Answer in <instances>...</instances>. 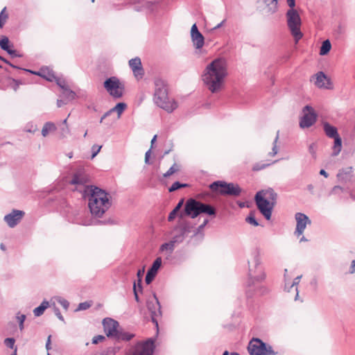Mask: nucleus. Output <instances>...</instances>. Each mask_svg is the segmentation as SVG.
Wrapping results in <instances>:
<instances>
[{
    "label": "nucleus",
    "instance_id": "obj_1",
    "mask_svg": "<svg viewBox=\"0 0 355 355\" xmlns=\"http://www.w3.org/2000/svg\"><path fill=\"white\" fill-rule=\"evenodd\" d=\"M83 196L87 199L89 211L94 217L101 218L111 206L109 194L97 187H86Z\"/></svg>",
    "mask_w": 355,
    "mask_h": 355
},
{
    "label": "nucleus",
    "instance_id": "obj_2",
    "mask_svg": "<svg viewBox=\"0 0 355 355\" xmlns=\"http://www.w3.org/2000/svg\"><path fill=\"white\" fill-rule=\"evenodd\" d=\"M226 76L225 62L221 59H216L206 67L202 75V80L208 89L215 93L220 90Z\"/></svg>",
    "mask_w": 355,
    "mask_h": 355
},
{
    "label": "nucleus",
    "instance_id": "obj_3",
    "mask_svg": "<svg viewBox=\"0 0 355 355\" xmlns=\"http://www.w3.org/2000/svg\"><path fill=\"white\" fill-rule=\"evenodd\" d=\"M254 198L260 212L267 220H270L276 202L277 194L272 189H269L257 192Z\"/></svg>",
    "mask_w": 355,
    "mask_h": 355
},
{
    "label": "nucleus",
    "instance_id": "obj_4",
    "mask_svg": "<svg viewBox=\"0 0 355 355\" xmlns=\"http://www.w3.org/2000/svg\"><path fill=\"white\" fill-rule=\"evenodd\" d=\"M154 101L159 107L168 112H173L178 107L175 101L168 96L167 85L161 80L155 82Z\"/></svg>",
    "mask_w": 355,
    "mask_h": 355
},
{
    "label": "nucleus",
    "instance_id": "obj_5",
    "mask_svg": "<svg viewBox=\"0 0 355 355\" xmlns=\"http://www.w3.org/2000/svg\"><path fill=\"white\" fill-rule=\"evenodd\" d=\"M184 211L187 215L194 218L200 214H205L209 216L215 215V209L209 205L204 204L193 198L189 199L184 207Z\"/></svg>",
    "mask_w": 355,
    "mask_h": 355
},
{
    "label": "nucleus",
    "instance_id": "obj_6",
    "mask_svg": "<svg viewBox=\"0 0 355 355\" xmlns=\"http://www.w3.org/2000/svg\"><path fill=\"white\" fill-rule=\"evenodd\" d=\"M287 25L297 43L303 36L300 27L301 18L295 9H289L286 12Z\"/></svg>",
    "mask_w": 355,
    "mask_h": 355
},
{
    "label": "nucleus",
    "instance_id": "obj_7",
    "mask_svg": "<svg viewBox=\"0 0 355 355\" xmlns=\"http://www.w3.org/2000/svg\"><path fill=\"white\" fill-rule=\"evenodd\" d=\"M154 342L151 339L137 342L127 352L126 355H153Z\"/></svg>",
    "mask_w": 355,
    "mask_h": 355
},
{
    "label": "nucleus",
    "instance_id": "obj_8",
    "mask_svg": "<svg viewBox=\"0 0 355 355\" xmlns=\"http://www.w3.org/2000/svg\"><path fill=\"white\" fill-rule=\"evenodd\" d=\"M213 191H218L223 195H230L237 196L241 193V189L238 184L226 183L222 181L214 182L210 185Z\"/></svg>",
    "mask_w": 355,
    "mask_h": 355
},
{
    "label": "nucleus",
    "instance_id": "obj_9",
    "mask_svg": "<svg viewBox=\"0 0 355 355\" xmlns=\"http://www.w3.org/2000/svg\"><path fill=\"white\" fill-rule=\"evenodd\" d=\"M104 87L114 98H120L124 93V85L115 76L107 79L104 82Z\"/></svg>",
    "mask_w": 355,
    "mask_h": 355
},
{
    "label": "nucleus",
    "instance_id": "obj_10",
    "mask_svg": "<svg viewBox=\"0 0 355 355\" xmlns=\"http://www.w3.org/2000/svg\"><path fill=\"white\" fill-rule=\"evenodd\" d=\"M250 355H269L274 352L271 347L266 345L259 338H253L249 343L248 347Z\"/></svg>",
    "mask_w": 355,
    "mask_h": 355
},
{
    "label": "nucleus",
    "instance_id": "obj_11",
    "mask_svg": "<svg viewBox=\"0 0 355 355\" xmlns=\"http://www.w3.org/2000/svg\"><path fill=\"white\" fill-rule=\"evenodd\" d=\"M303 116L300 121V126L302 128H309L316 121L317 114L313 108L309 105H306L303 108Z\"/></svg>",
    "mask_w": 355,
    "mask_h": 355
},
{
    "label": "nucleus",
    "instance_id": "obj_12",
    "mask_svg": "<svg viewBox=\"0 0 355 355\" xmlns=\"http://www.w3.org/2000/svg\"><path fill=\"white\" fill-rule=\"evenodd\" d=\"M295 218L296 220L295 234L299 237L302 235L306 225H310L311 221L306 215L302 213H297L295 216Z\"/></svg>",
    "mask_w": 355,
    "mask_h": 355
},
{
    "label": "nucleus",
    "instance_id": "obj_13",
    "mask_svg": "<svg viewBox=\"0 0 355 355\" xmlns=\"http://www.w3.org/2000/svg\"><path fill=\"white\" fill-rule=\"evenodd\" d=\"M311 81H313L314 85L318 88L327 89L331 85L330 78L322 71H319L314 74L311 77Z\"/></svg>",
    "mask_w": 355,
    "mask_h": 355
},
{
    "label": "nucleus",
    "instance_id": "obj_14",
    "mask_svg": "<svg viewBox=\"0 0 355 355\" xmlns=\"http://www.w3.org/2000/svg\"><path fill=\"white\" fill-rule=\"evenodd\" d=\"M259 8L265 14L270 15L277 10L278 0H259Z\"/></svg>",
    "mask_w": 355,
    "mask_h": 355
},
{
    "label": "nucleus",
    "instance_id": "obj_15",
    "mask_svg": "<svg viewBox=\"0 0 355 355\" xmlns=\"http://www.w3.org/2000/svg\"><path fill=\"white\" fill-rule=\"evenodd\" d=\"M104 331L107 337L115 338L117 335L119 323L113 319L105 318L103 321Z\"/></svg>",
    "mask_w": 355,
    "mask_h": 355
},
{
    "label": "nucleus",
    "instance_id": "obj_16",
    "mask_svg": "<svg viewBox=\"0 0 355 355\" xmlns=\"http://www.w3.org/2000/svg\"><path fill=\"white\" fill-rule=\"evenodd\" d=\"M24 216V212L20 210H13L10 214L4 217L5 221L10 227L17 225Z\"/></svg>",
    "mask_w": 355,
    "mask_h": 355
},
{
    "label": "nucleus",
    "instance_id": "obj_17",
    "mask_svg": "<svg viewBox=\"0 0 355 355\" xmlns=\"http://www.w3.org/2000/svg\"><path fill=\"white\" fill-rule=\"evenodd\" d=\"M129 66L131 68L135 77L137 79H141L143 78L144 71L142 67L141 59L138 57L132 58L129 60Z\"/></svg>",
    "mask_w": 355,
    "mask_h": 355
},
{
    "label": "nucleus",
    "instance_id": "obj_18",
    "mask_svg": "<svg viewBox=\"0 0 355 355\" xmlns=\"http://www.w3.org/2000/svg\"><path fill=\"white\" fill-rule=\"evenodd\" d=\"M191 37L193 45L196 49H201L205 44V38L200 33L196 24H193L191 29Z\"/></svg>",
    "mask_w": 355,
    "mask_h": 355
},
{
    "label": "nucleus",
    "instance_id": "obj_19",
    "mask_svg": "<svg viewBox=\"0 0 355 355\" xmlns=\"http://www.w3.org/2000/svg\"><path fill=\"white\" fill-rule=\"evenodd\" d=\"M147 306L151 313L152 321L157 326V318L161 315L160 305L157 299L155 297L154 301L148 302Z\"/></svg>",
    "mask_w": 355,
    "mask_h": 355
},
{
    "label": "nucleus",
    "instance_id": "obj_20",
    "mask_svg": "<svg viewBox=\"0 0 355 355\" xmlns=\"http://www.w3.org/2000/svg\"><path fill=\"white\" fill-rule=\"evenodd\" d=\"M0 85L3 89L10 88L16 92L21 85V82L8 76L0 78Z\"/></svg>",
    "mask_w": 355,
    "mask_h": 355
},
{
    "label": "nucleus",
    "instance_id": "obj_21",
    "mask_svg": "<svg viewBox=\"0 0 355 355\" xmlns=\"http://www.w3.org/2000/svg\"><path fill=\"white\" fill-rule=\"evenodd\" d=\"M162 265V258L157 257L153 263V266L148 271L146 276V282L149 284L157 275V270Z\"/></svg>",
    "mask_w": 355,
    "mask_h": 355
},
{
    "label": "nucleus",
    "instance_id": "obj_22",
    "mask_svg": "<svg viewBox=\"0 0 355 355\" xmlns=\"http://www.w3.org/2000/svg\"><path fill=\"white\" fill-rule=\"evenodd\" d=\"M89 182V178L86 174L83 172H78L74 174L72 180H71V184L77 185V186H83L84 189L87 186L85 184Z\"/></svg>",
    "mask_w": 355,
    "mask_h": 355
},
{
    "label": "nucleus",
    "instance_id": "obj_23",
    "mask_svg": "<svg viewBox=\"0 0 355 355\" xmlns=\"http://www.w3.org/2000/svg\"><path fill=\"white\" fill-rule=\"evenodd\" d=\"M27 71H29L32 73L41 76L42 78L46 79L48 81L53 82L54 80H55V76L53 73V71L49 68H42L40 71L38 72H33L31 70H26Z\"/></svg>",
    "mask_w": 355,
    "mask_h": 355
},
{
    "label": "nucleus",
    "instance_id": "obj_24",
    "mask_svg": "<svg viewBox=\"0 0 355 355\" xmlns=\"http://www.w3.org/2000/svg\"><path fill=\"white\" fill-rule=\"evenodd\" d=\"M352 177V167H347L342 169L338 174L337 178L339 182L346 183L349 182Z\"/></svg>",
    "mask_w": 355,
    "mask_h": 355
},
{
    "label": "nucleus",
    "instance_id": "obj_25",
    "mask_svg": "<svg viewBox=\"0 0 355 355\" xmlns=\"http://www.w3.org/2000/svg\"><path fill=\"white\" fill-rule=\"evenodd\" d=\"M9 40L7 37L3 36L0 40V46L3 50L6 51L10 55L12 56H19V55L16 54V51L15 50L10 49V45H9Z\"/></svg>",
    "mask_w": 355,
    "mask_h": 355
},
{
    "label": "nucleus",
    "instance_id": "obj_26",
    "mask_svg": "<svg viewBox=\"0 0 355 355\" xmlns=\"http://www.w3.org/2000/svg\"><path fill=\"white\" fill-rule=\"evenodd\" d=\"M127 105L125 103H117L114 107H112L109 112H107L103 117L101 119V120L111 114L112 112H116L118 115V119L121 117V114L123 112V111L126 109Z\"/></svg>",
    "mask_w": 355,
    "mask_h": 355
},
{
    "label": "nucleus",
    "instance_id": "obj_27",
    "mask_svg": "<svg viewBox=\"0 0 355 355\" xmlns=\"http://www.w3.org/2000/svg\"><path fill=\"white\" fill-rule=\"evenodd\" d=\"M180 171V166L176 163H174L171 168L162 175V178L161 181H162L165 184H166V182L165 180L170 177L171 175L178 173Z\"/></svg>",
    "mask_w": 355,
    "mask_h": 355
},
{
    "label": "nucleus",
    "instance_id": "obj_28",
    "mask_svg": "<svg viewBox=\"0 0 355 355\" xmlns=\"http://www.w3.org/2000/svg\"><path fill=\"white\" fill-rule=\"evenodd\" d=\"M342 148V139L339 136L338 130L334 128V156L339 154Z\"/></svg>",
    "mask_w": 355,
    "mask_h": 355
},
{
    "label": "nucleus",
    "instance_id": "obj_29",
    "mask_svg": "<svg viewBox=\"0 0 355 355\" xmlns=\"http://www.w3.org/2000/svg\"><path fill=\"white\" fill-rule=\"evenodd\" d=\"M54 81H55L61 88L65 90V92L69 97L71 98H73L75 97V93L67 89V84L64 80L55 77V80H54Z\"/></svg>",
    "mask_w": 355,
    "mask_h": 355
},
{
    "label": "nucleus",
    "instance_id": "obj_30",
    "mask_svg": "<svg viewBox=\"0 0 355 355\" xmlns=\"http://www.w3.org/2000/svg\"><path fill=\"white\" fill-rule=\"evenodd\" d=\"M56 130V127L53 123H46L42 128V134L44 137H46L49 132H53Z\"/></svg>",
    "mask_w": 355,
    "mask_h": 355
},
{
    "label": "nucleus",
    "instance_id": "obj_31",
    "mask_svg": "<svg viewBox=\"0 0 355 355\" xmlns=\"http://www.w3.org/2000/svg\"><path fill=\"white\" fill-rule=\"evenodd\" d=\"M49 302L44 301L42 304L33 310L35 316H40L44 313V311L48 308Z\"/></svg>",
    "mask_w": 355,
    "mask_h": 355
},
{
    "label": "nucleus",
    "instance_id": "obj_32",
    "mask_svg": "<svg viewBox=\"0 0 355 355\" xmlns=\"http://www.w3.org/2000/svg\"><path fill=\"white\" fill-rule=\"evenodd\" d=\"M134 337H135V335L133 334H130L128 332H122V331H118L117 335L116 336V337L114 338H116L117 340L128 341V340H130Z\"/></svg>",
    "mask_w": 355,
    "mask_h": 355
},
{
    "label": "nucleus",
    "instance_id": "obj_33",
    "mask_svg": "<svg viewBox=\"0 0 355 355\" xmlns=\"http://www.w3.org/2000/svg\"><path fill=\"white\" fill-rule=\"evenodd\" d=\"M183 203H184V199L180 200V202L176 205V207L169 214L168 217V220L169 221L173 220V219L175 218L177 214L178 213V211L181 209Z\"/></svg>",
    "mask_w": 355,
    "mask_h": 355
},
{
    "label": "nucleus",
    "instance_id": "obj_34",
    "mask_svg": "<svg viewBox=\"0 0 355 355\" xmlns=\"http://www.w3.org/2000/svg\"><path fill=\"white\" fill-rule=\"evenodd\" d=\"M250 276L257 281H260L265 278V274L263 272L262 268L260 267L258 268V274H256V272H253L252 269H250Z\"/></svg>",
    "mask_w": 355,
    "mask_h": 355
},
{
    "label": "nucleus",
    "instance_id": "obj_35",
    "mask_svg": "<svg viewBox=\"0 0 355 355\" xmlns=\"http://www.w3.org/2000/svg\"><path fill=\"white\" fill-rule=\"evenodd\" d=\"M331 49V44L329 40H327L322 42V46L320 47V54L321 55H326L328 53Z\"/></svg>",
    "mask_w": 355,
    "mask_h": 355
},
{
    "label": "nucleus",
    "instance_id": "obj_36",
    "mask_svg": "<svg viewBox=\"0 0 355 355\" xmlns=\"http://www.w3.org/2000/svg\"><path fill=\"white\" fill-rule=\"evenodd\" d=\"M175 241H170L169 243H165L160 246L159 250L161 252L168 251L171 253L173 251Z\"/></svg>",
    "mask_w": 355,
    "mask_h": 355
},
{
    "label": "nucleus",
    "instance_id": "obj_37",
    "mask_svg": "<svg viewBox=\"0 0 355 355\" xmlns=\"http://www.w3.org/2000/svg\"><path fill=\"white\" fill-rule=\"evenodd\" d=\"M8 19V13L6 7L3 8L0 13V28H2Z\"/></svg>",
    "mask_w": 355,
    "mask_h": 355
},
{
    "label": "nucleus",
    "instance_id": "obj_38",
    "mask_svg": "<svg viewBox=\"0 0 355 355\" xmlns=\"http://www.w3.org/2000/svg\"><path fill=\"white\" fill-rule=\"evenodd\" d=\"M189 184L180 183L179 182H175L171 187L168 188L169 192H173L179 189L188 187Z\"/></svg>",
    "mask_w": 355,
    "mask_h": 355
},
{
    "label": "nucleus",
    "instance_id": "obj_39",
    "mask_svg": "<svg viewBox=\"0 0 355 355\" xmlns=\"http://www.w3.org/2000/svg\"><path fill=\"white\" fill-rule=\"evenodd\" d=\"M324 129L326 135L329 138H333V127L331 126L329 123H324Z\"/></svg>",
    "mask_w": 355,
    "mask_h": 355
},
{
    "label": "nucleus",
    "instance_id": "obj_40",
    "mask_svg": "<svg viewBox=\"0 0 355 355\" xmlns=\"http://www.w3.org/2000/svg\"><path fill=\"white\" fill-rule=\"evenodd\" d=\"M144 272H145V267H143V268L141 269H139L137 272V277H138V286L139 288V289H141V279H142V277L144 274Z\"/></svg>",
    "mask_w": 355,
    "mask_h": 355
},
{
    "label": "nucleus",
    "instance_id": "obj_41",
    "mask_svg": "<svg viewBox=\"0 0 355 355\" xmlns=\"http://www.w3.org/2000/svg\"><path fill=\"white\" fill-rule=\"evenodd\" d=\"M246 221L254 225V226H258L259 224L257 223V221L256 220L255 218H254V216L253 214H250V216H248L247 218H246Z\"/></svg>",
    "mask_w": 355,
    "mask_h": 355
},
{
    "label": "nucleus",
    "instance_id": "obj_42",
    "mask_svg": "<svg viewBox=\"0 0 355 355\" xmlns=\"http://www.w3.org/2000/svg\"><path fill=\"white\" fill-rule=\"evenodd\" d=\"M102 146L99 145H94L92 148V159L94 158L97 154L100 152Z\"/></svg>",
    "mask_w": 355,
    "mask_h": 355
},
{
    "label": "nucleus",
    "instance_id": "obj_43",
    "mask_svg": "<svg viewBox=\"0 0 355 355\" xmlns=\"http://www.w3.org/2000/svg\"><path fill=\"white\" fill-rule=\"evenodd\" d=\"M15 339L12 338H8L5 339V340H4L5 345L8 347L11 348V349H13L14 345H15Z\"/></svg>",
    "mask_w": 355,
    "mask_h": 355
},
{
    "label": "nucleus",
    "instance_id": "obj_44",
    "mask_svg": "<svg viewBox=\"0 0 355 355\" xmlns=\"http://www.w3.org/2000/svg\"><path fill=\"white\" fill-rule=\"evenodd\" d=\"M103 340H105V337L103 336L98 335L93 338L92 343L98 344V343L102 342Z\"/></svg>",
    "mask_w": 355,
    "mask_h": 355
},
{
    "label": "nucleus",
    "instance_id": "obj_45",
    "mask_svg": "<svg viewBox=\"0 0 355 355\" xmlns=\"http://www.w3.org/2000/svg\"><path fill=\"white\" fill-rule=\"evenodd\" d=\"M90 306V304L87 302H83L79 304L78 310H86Z\"/></svg>",
    "mask_w": 355,
    "mask_h": 355
},
{
    "label": "nucleus",
    "instance_id": "obj_46",
    "mask_svg": "<svg viewBox=\"0 0 355 355\" xmlns=\"http://www.w3.org/2000/svg\"><path fill=\"white\" fill-rule=\"evenodd\" d=\"M59 303L60 304V305L64 309H67L68 307H69V302L66 300H64V299H62V300H59Z\"/></svg>",
    "mask_w": 355,
    "mask_h": 355
},
{
    "label": "nucleus",
    "instance_id": "obj_47",
    "mask_svg": "<svg viewBox=\"0 0 355 355\" xmlns=\"http://www.w3.org/2000/svg\"><path fill=\"white\" fill-rule=\"evenodd\" d=\"M268 165L269 164H261V165L256 164L253 166L252 170L254 171H257L264 168L266 166H268Z\"/></svg>",
    "mask_w": 355,
    "mask_h": 355
},
{
    "label": "nucleus",
    "instance_id": "obj_48",
    "mask_svg": "<svg viewBox=\"0 0 355 355\" xmlns=\"http://www.w3.org/2000/svg\"><path fill=\"white\" fill-rule=\"evenodd\" d=\"M133 291H134L135 300L137 302H139V297H138L137 291V284L135 282L134 283Z\"/></svg>",
    "mask_w": 355,
    "mask_h": 355
},
{
    "label": "nucleus",
    "instance_id": "obj_49",
    "mask_svg": "<svg viewBox=\"0 0 355 355\" xmlns=\"http://www.w3.org/2000/svg\"><path fill=\"white\" fill-rule=\"evenodd\" d=\"M287 3L291 8L290 9H294L295 6V0H287Z\"/></svg>",
    "mask_w": 355,
    "mask_h": 355
},
{
    "label": "nucleus",
    "instance_id": "obj_50",
    "mask_svg": "<svg viewBox=\"0 0 355 355\" xmlns=\"http://www.w3.org/2000/svg\"><path fill=\"white\" fill-rule=\"evenodd\" d=\"M19 320V326H20V329H21L23 328V323H24V321L26 318V316L24 315H21V316L18 317Z\"/></svg>",
    "mask_w": 355,
    "mask_h": 355
},
{
    "label": "nucleus",
    "instance_id": "obj_51",
    "mask_svg": "<svg viewBox=\"0 0 355 355\" xmlns=\"http://www.w3.org/2000/svg\"><path fill=\"white\" fill-rule=\"evenodd\" d=\"M51 336L49 335L48 336V338H47V340H46V348L47 350H49L51 349Z\"/></svg>",
    "mask_w": 355,
    "mask_h": 355
},
{
    "label": "nucleus",
    "instance_id": "obj_52",
    "mask_svg": "<svg viewBox=\"0 0 355 355\" xmlns=\"http://www.w3.org/2000/svg\"><path fill=\"white\" fill-rule=\"evenodd\" d=\"M150 156V149L148 150L145 155V162L148 163L149 157Z\"/></svg>",
    "mask_w": 355,
    "mask_h": 355
},
{
    "label": "nucleus",
    "instance_id": "obj_53",
    "mask_svg": "<svg viewBox=\"0 0 355 355\" xmlns=\"http://www.w3.org/2000/svg\"><path fill=\"white\" fill-rule=\"evenodd\" d=\"M355 272V260L352 261V265L350 267V273H354Z\"/></svg>",
    "mask_w": 355,
    "mask_h": 355
},
{
    "label": "nucleus",
    "instance_id": "obj_54",
    "mask_svg": "<svg viewBox=\"0 0 355 355\" xmlns=\"http://www.w3.org/2000/svg\"><path fill=\"white\" fill-rule=\"evenodd\" d=\"M315 144H311V145L309 146V150H310L311 153L312 155H314V154H315Z\"/></svg>",
    "mask_w": 355,
    "mask_h": 355
},
{
    "label": "nucleus",
    "instance_id": "obj_55",
    "mask_svg": "<svg viewBox=\"0 0 355 355\" xmlns=\"http://www.w3.org/2000/svg\"><path fill=\"white\" fill-rule=\"evenodd\" d=\"M320 174L321 175H323L324 178H328L329 177V174L324 169H321L320 170Z\"/></svg>",
    "mask_w": 355,
    "mask_h": 355
},
{
    "label": "nucleus",
    "instance_id": "obj_56",
    "mask_svg": "<svg viewBox=\"0 0 355 355\" xmlns=\"http://www.w3.org/2000/svg\"><path fill=\"white\" fill-rule=\"evenodd\" d=\"M0 60H2L3 62H4L5 63L9 64L10 66H11L13 68H16V67L13 64H12L10 62H9L7 60H6L5 58H0Z\"/></svg>",
    "mask_w": 355,
    "mask_h": 355
},
{
    "label": "nucleus",
    "instance_id": "obj_57",
    "mask_svg": "<svg viewBox=\"0 0 355 355\" xmlns=\"http://www.w3.org/2000/svg\"><path fill=\"white\" fill-rule=\"evenodd\" d=\"M344 31V27L340 24L338 28V34H342Z\"/></svg>",
    "mask_w": 355,
    "mask_h": 355
},
{
    "label": "nucleus",
    "instance_id": "obj_58",
    "mask_svg": "<svg viewBox=\"0 0 355 355\" xmlns=\"http://www.w3.org/2000/svg\"><path fill=\"white\" fill-rule=\"evenodd\" d=\"M55 315L56 316L61 320H63V317L62 315H61L60 312L59 311V310H57L56 312H55Z\"/></svg>",
    "mask_w": 355,
    "mask_h": 355
},
{
    "label": "nucleus",
    "instance_id": "obj_59",
    "mask_svg": "<svg viewBox=\"0 0 355 355\" xmlns=\"http://www.w3.org/2000/svg\"><path fill=\"white\" fill-rule=\"evenodd\" d=\"M299 278H300V277H297V278L295 279V281L293 282L292 285L291 286V288L294 287V286H295V285H296V284L298 283V281H297V280H298V279H299Z\"/></svg>",
    "mask_w": 355,
    "mask_h": 355
},
{
    "label": "nucleus",
    "instance_id": "obj_60",
    "mask_svg": "<svg viewBox=\"0 0 355 355\" xmlns=\"http://www.w3.org/2000/svg\"><path fill=\"white\" fill-rule=\"evenodd\" d=\"M58 107H61L62 105H64V103L62 100H58L57 101Z\"/></svg>",
    "mask_w": 355,
    "mask_h": 355
},
{
    "label": "nucleus",
    "instance_id": "obj_61",
    "mask_svg": "<svg viewBox=\"0 0 355 355\" xmlns=\"http://www.w3.org/2000/svg\"><path fill=\"white\" fill-rule=\"evenodd\" d=\"M157 135H155L153 137V138L151 140V147L153 146V145L154 144V143L155 142L156 139H157Z\"/></svg>",
    "mask_w": 355,
    "mask_h": 355
},
{
    "label": "nucleus",
    "instance_id": "obj_62",
    "mask_svg": "<svg viewBox=\"0 0 355 355\" xmlns=\"http://www.w3.org/2000/svg\"><path fill=\"white\" fill-rule=\"evenodd\" d=\"M307 241L308 240L304 236H302V238L300 240V242Z\"/></svg>",
    "mask_w": 355,
    "mask_h": 355
},
{
    "label": "nucleus",
    "instance_id": "obj_63",
    "mask_svg": "<svg viewBox=\"0 0 355 355\" xmlns=\"http://www.w3.org/2000/svg\"><path fill=\"white\" fill-rule=\"evenodd\" d=\"M223 355H229V353L227 351H225L224 352V353L223 354Z\"/></svg>",
    "mask_w": 355,
    "mask_h": 355
},
{
    "label": "nucleus",
    "instance_id": "obj_64",
    "mask_svg": "<svg viewBox=\"0 0 355 355\" xmlns=\"http://www.w3.org/2000/svg\"><path fill=\"white\" fill-rule=\"evenodd\" d=\"M231 355H239V354L236 353V352H232L231 354Z\"/></svg>",
    "mask_w": 355,
    "mask_h": 355
}]
</instances>
